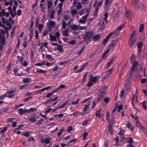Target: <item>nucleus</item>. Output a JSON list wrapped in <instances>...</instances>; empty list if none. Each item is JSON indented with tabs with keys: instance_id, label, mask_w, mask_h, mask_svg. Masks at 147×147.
<instances>
[{
	"instance_id": "obj_3",
	"label": "nucleus",
	"mask_w": 147,
	"mask_h": 147,
	"mask_svg": "<svg viewBox=\"0 0 147 147\" xmlns=\"http://www.w3.org/2000/svg\"><path fill=\"white\" fill-rule=\"evenodd\" d=\"M98 99L99 100H100L105 97V93L102 89H100L98 91Z\"/></svg>"
},
{
	"instance_id": "obj_46",
	"label": "nucleus",
	"mask_w": 147,
	"mask_h": 147,
	"mask_svg": "<svg viewBox=\"0 0 147 147\" xmlns=\"http://www.w3.org/2000/svg\"><path fill=\"white\" fill-rule=\"evenodd\" d=\"M57 49L60 52H63V49L62 48V46L61 45H60L58 46L57 48Z\"/></svg>"
},
{
	"instance_id": "obj_24",
	"label": "nucleus",
	"mask_w": 147,
	"mask_h": 147,
	"mask_svg": "<svg viewBox=\"0 0 147 147\" xmlns=\"http://www.w3.org/2000/svg\"><path fill=\"white\" fill-rule=\"evenodd\" d=\"M144 28V24H143L140 25L139 27V31L140 32H142Z\"/></svg>"
},
{
	"instance_id": "obj_47",
	"label": "nucleus",
	"mask_w": 147,
	"mask_h": 147,
	"mask_svg": "<svg viewBox=\"0 0 147 147\" xmlns=\"http://www.w3.org/2000/svg\"><path fill=\"white\" fill-rule=\"evenodd\" d=\"M128 143L130 144H133L134 143L133 139L131 137L129 138V140Z\"/></svg>"
},
{
	"instance_id": "obj_10",
	"label": "nucleus",
	"mask_w": 147,
	"mask_h": 147,
	"mask_svg": "<svg viewBox=\"0 0 147 147\" xmlns=\"http://www.w3.org/2000/svg\"><path fill=\"white\" fill-rule=\"evenodd\" d=\"M70 28L72 30H78L79 26L75 24H73L70 26Z\"/></svg>"
},
{
	"instance_id": "obj_9",
	"label": "nucleus",
	"mask_w": 147,
	"mask_h": 147,
	"mask_svg": "<svg viewBox=\"0 0 147 147\" xmlns=\"http://www.w3.org/2000/svg\"><path fill=\"white\" fill-rule=\"evenodd\" d=\"M136 42V40H135L134 39L129 40V46L130 47H132L133 45L135 44Z\"/></svg>"
},
{
	"instance_id": "obj_5",
	"label": "nucleus",
	"mask_w": 147,
	"mask_h": 147,
	"mask_svg": "<svg viewBox=\"0 0 147 147\" xmlns=\"http://www.w3.org/2000/svg\"><path fill=\"white\" fill-rule=\"evenodd\" d=\"M113 70V69L111 68L110 69L107 71H106L105 73L104 77L106 78L109 77V76L111 74Z\"/></svg>"
},
{
	"instance_id": "obj_21",
	"label": "nucleus",
	"mask_w": 147,
	"mask_h": 147,
	"mask_svg": "<svg viewBox=\"0 0 147 147\" xmlns=\"http://www.w3.org/2000/svg\"><path fill=\"white\" fill-rule=\"evenodd\" d=\"M31 81V78H27L24 79L23 80V82L24 83H26L28 82H30Z\"/></svg>"
},
{
	"instance_id": "obj_31",
	"label": "nucleus",
	"mask_w": 147,
	"mask_h": 147,
	"mask_svg": "<svg viewBox=\"0 0 147 147\" xmlns=\"http://www.w3.org/2000/svg\"><path fill=\"white\" fill-rule=\"evenodd\" d=\"M113 59H112L109 62H108L106 65L107 68H108L110 66V65L113 63Z\"/></svg>"
},
{
	"instance_id": "obj_40",
	"label": "nucleus",
	"mask_w": 147,
	"mask_h": 147,
	"mask_svg": "<svg viewBox=\"0 0 147 147\" xmlns=\"http://www.w3.org/2000/svg\"><path fill=\"white\" fill-rule=\"evenodd\" d=\"M100 109H99L96 112L95 115L96 116L99 117L100 116Z\"/></svg>"
},
{
	"instance_id": "obj_52",
	"label": "nucleus",
	"mask_w": 147,
	"mask_h": 147,
	"mask_svg": "<svg viewBox=\"0 0 147 147\" xmlns=\"http://www.w3.org/2000/svg\"><path fill=\"white\" fill-rule=\"evenodd\" d=\"M123 108V106L122 105H119L118 108V109L117 110V112H119L120 110H122Z\"/></svg>"
},
{
	"instance_id": "obj_64",
	"label": "nucleus",
	"mask_w": 147,
	"mask_h": 147,
	"mask_svg": "<svg viewBox=\"0 0 147 147\" xmlns=\"http://www.w3.org/2000/svg\"><path fill=\"white\" fill-rule=\"evenodd\" d=\"M9 20L10 22L12 24H14V21L13 20L12 18L10 17L9 18Z\"/></svg>"
},
{
	"instance_id": "obj_55",
	"label": "nucleus",
	"mask_w": 147,
	"mask_h": 147,
	"mask_svg": "<svg viewBox=\"0 0 147 147\" xmlns=\"http://www.w3.org/2000/svg\"><path fill=\"white\" fill-rule=\"evenodd\" d=\"M10 13L11 16L13 18H14L15 16L16 15V13H13L12 11H10Z\"/></svg>"
},
{
	"instance_id": "obj_26",
	"label": "nucleus",
	"mask_w": 147,
	"mask_h": 147,
	"mask_svg": "<svg viewBox=\"0 0 147 147\" xmlns=\"http://www.w3.org/2000/svg\"><path fill=\"white\" fill-rule=\"evenodd\" d=\"M108 129L110 132V134L112 135L113 133V130L112 127L111 125H109L108 126Z\"/></svg>"
},
{
	"instance_id": "obj_58",
	"label": "nucleus",
	"mask_w": 147,
	"mask_h": 147,
	"mask_svg": "<svg viewBox=\"0 0 147 147\" xmlns=\"http://www.w3.org/2000/svg\"><path fill=\"white\" fill-rule=\"evenodd\" d=\"M135 33V31H134L133 32V34H131L130 36V38H129V40H131L132 39H134V34Z\"/></svg>"
},
{
	"instance_id": "obj_8",
	"label": "nucleus",
	"mask_w": 147,
	"mask_h": 147,
	"mask_svg": "<svg viewBox=\"0 0 147 147\" xmlns=\"http://www.w3.org/2000/svg\"><path fill=\"white\" fill-rule=\"evenodd\" d=\"M143 46L142 43V42H138L137 44V47L138 49V51L140 53L142 50V48Z\"/></svg>"
},
{
	"instance_id": "obj_59",
	"label": "nucleus",
	"mask_w": 147,
	"mask_h": 147,
	"mask_svg": "<svg viewBox=\"0 0 147 147\" xmlns=\"http://www.w3.org/2000/svg\"><path fill=\"white\" fill-rule=\"evenodd\" d=\"M32 98V96L28 97V98H24L23 99V101L25 102L28 101L29 99H30Z\"/></svg>"
},
{
	"instance_id": "obj_4",
	"label": "nucleus",
	"mask_w": 147,
	"mask_h": 147,
	"mask_svg": "<svg viewBox=\"0 0 147 147\" xmlns=\"http://www.w3.org/2000/svg\"><path fill=\"white\" fill-rule=\"evenodd\" d=\"M88 14H86L85 15L83 16L82 19H80L79 20V22L82 24L85 23L88 16Z\"/></svg>"
},
{
	"instance_id": "obj_23",
	"label": "nucleus",
	"mask_w": 147,
	"mask_h": 147,
	"mask_svg": "<svg viewBox=\"0 0 147 147\" xmlns=\"http://www.w3.org/2000/svg\"><path fill=\"white\" fill-rule=\"evenodd\" d=\"M146 102L145 101L141 103V104L142 105V107L145 110H146L147 109V107L146 105H145Z\"/></svg>"
},
{
	"instance_id": "obj_48",
	"label": "nucleus",
	"mask_w": 147,
	"mask_h": 147,
	"mask_svg": "<svg viewBox=\"0 0 147 147\" xmlns=\"http://www.w3.org/2000/svg\"><path fill=\"white\" fill-rule=\"evenodd\" d=\"M43 4L42 3H40V6L41 9V10H42L43 12H45V11L44 10L45 8H46L45 7H43Z\"/></svg>"
},
{
	"instance_id": "obj_56",
	"label": "nucleus",
	"mask_w": 147,
	"mask_h": 147,
	"mask_svg": "<svg viewBox=\"0 0 147 147\" xmlns=\"http://www.w3.org/2000/svg\"><path fill=\"white\" fill-rule=\"evenodd\" d=\"M64 128H63L62 129L60 130L59 132H58L57 133V136H58L59 137L60 135H61L62 134V132L64 130Z\"/></svg>"
},
{
	"instance_id": "obj_44",
	"label": "nucleus",
	"mask_w": 147,
	"mask_h": 147,
	"mask_svg": "<svg viewBox=\"0 0 147 147\" xmlns=\"http://www.w3.org/2000/svg\"><path fill=\"white\" fill-rule=\"evenodd\" d=\"M94 84V83H92L90 80L87 83V86L88 87H90L92 86Z\"/></svg>"
},
{
	"instance_id": "obj_54",
	"label": "nucleus",
	"mask_w": 147,
	"mask_h": 147,
	"mask_svg": "<svg viewBox=\"0 0 147 147\" xmlns=\"http://www.w3.org/2000/svg\"><path fill=\"white\" fill-rule=\"evenodd\" d=\"M98 8L96 7V8L95 9V13H94V16H97V14L98 12Z\"/></svg>"
},
{
	"instance_id": "obj_34",
	"label": "nucleus",
	"mask_w": 147,
	"mask_h": 147,
	"mask_svg": "<svg viewBox=\"0 0 147 147\" xmlns=\"http://www.w3.org/2000/svg\"><path fill=\"white\" fill-rule=\"evenodd\" d=\"M36 110V109L35 108H31L30 109L28 110H27V111L28 113L30 112H33Z\"/></svg>"
},
{
	"instance_id": "obj_53",
	"label": "nucleus",
	"mask_w": 147,
	"mask_h": 147,
	"mask_svg": "<svg viewBox=\"0 0 147 147\" xmlns=\"http://www.w3.org/2000/svg\"><path fill=\"white\" fill-rule=\"evenodd\" d=\"M103 1V0H100V1H99L97 4V6L96 7L98 8V7L100 6L102 4Z\"/></svg>"
},
{
	"instance_id": "obj_1",
	"label": "nucleus",
	"mask_w": 147,
	"mask_h": 147,
	"mask_svg": "<svg viewBox=\"0 0 147 147\" xmlns=\"http://www.w3.org/2000/svg\"><path fill=\"white\" fill-rule=\"evenodd\" d=\"M132 5L134 7L136 8H141L143 7V5L138 0H132Z\"/></svg>"
},
{
	"instance_id": "obj_63",
	"label": "nucleus",
	"mask_w": 147,
	"mask_h": 147,
	"mask_svg": "<svg viewBox=\"0 0 147 147\" xmlns=\"http://www.w3.org/2000/svg\"><path fill=\"white\" fill-rule=\"evenodd\" d=\"M18 111L20 112V114L22 115L23 114L24 111L23 109H19L18 110Z\"/></svg>"
},
{
	"instance_id": "obj_20",
	"label": "nucleus",
	"mask_w": 147,
	"mask_h": 147,
	"mask_svg": "<svg viewBox=\"0 0 147 147\" xmlns=\"http://www.w3.org/2000/svg\"><path fill=\"white\" fill-rule=\"evenodd\" d=\"M100 36L99 34H96L95 36L92 37L93 40L94 41L98 40L100 38Z\"/></svg>"
},
{
	"instance_id": "obj_61",
	"label": "nucleus",
	"mask_w": 147,
	"mask_h": 147,
	"mask_svg": "<svg viewBox=\"0 0 147 147\" xmlns=\"http://www.w3.org/2000/svg\"><path fill=\"white\" fill-rule=\"evenodd\" d=\"M68 43L71 45H75L76 44V41L74 40H71Z\"/></svg>"
},
{
	"instance_id": "obj_27",
	"label": "nucleus",
	"mask_w": 147,
	"mask_h": 147,
	"mask_svg": "<svg viewBox=\"0 0 147 147\" xmlns=\"http://www.w3.org/2000/svg\"><path fill=\"white\" fill-rule=\"evenodd\" d=\"M47 7L48 8H51L52 5V2L50 1L47 0Z\"/></svg>"
},
{
	"instance_id": "obj_35",
	"label": "nucleus",
	"mask_w": 147,
	"mask_h": 147,
	"mask_svg": "<svg viewBox=\"0 0 147 147\" xmlns=\"http://www.w3.org/2000/svg\"><path fill=\"white\" fill-rule=\"evenodd\" d=\"M63 18L65 19V21H67L69 19H70V16L68 15H65L64 16Z\"/></svg>"
},
{
	"instance_id": "obj_33",
	"label": "nucleus",
	"mask_w": 147,
	"mask_h": 147,
	"mask_svg": "<svg viewBox=\"0 0 147 147\" xmlns=\"http://www.w3.org/2000/svg\"><path fill=\"white\" fill-rule=\"evenodd\" d=\"M106 117H107V121H109V122L110 123V121H109L110 119L109 113V112L108 111H107V112Z\"/></svg>"
},
{
	"instance_id": "obj_60",
	"label": "nucleus",
	"mask_w": 147,
	"mask_h": 147,
	"mask_svg": "<svg viewBox=\"0 0 147 147\" xmlns=\"http://www.w3.org/2000/svg\"><path fill=\"white\" fill-rule=\"evenodd\" d=\"M124 132L125 131L124 130L121 129L120 130V131L119 133V134L121 135H123L124 134Z\"/></svg>"
},
{
	"instance_id": "obj_50",
	"label": "nucleus",
	"mask_w": 147,
	"mask_h": 147,
	"mask_svg": "<svg viewBox=\"0 0 147 147\" xmlns=\"http://www.w3.org/2000/svg\"><path fill=\"white\" fill-rule=\"evenodd\" d=\"M37 26L38 29H42L44 27V25L42 24H39L37 25Z\"/></svg>"
},
{
	"instance_id": "obj_39",
	"label": "nucleus",
	"mask_w": 147,
	"mask_h": 147,
	"mask_svg": "<svg viewBox=\"0 0 147 147\" xmlns=\"http://www.w3.org/2000/svg\"><path fill=\"white\" fill-rule=\"evenodd\" d=\"M130 15V12L129 11H125V16L128 18V17Z\"/></svg>"
},
{
	"instance_id": "obj_6",
	"label": "nucleus",
	"mask_w": 147,
	"mask_h": 147,
	"mask_svg": "<svg viewBox=\"0 0 147 147\" xmlns=\"http://www.w3.org/2000/svg\"><path fill=\"white\" fill-rule=\"evenodd\" d=\"M93 35V33L91 31L86 32V34L85 35V38H87L88 39H90Z\"/></svg>"
},
{
	"instance_id": "obj_22",
	"label": "nucleus",
	"mask_w": 147,
	"mask_h": 147,
	"mask_svg": "<svg viewBox=\"0 0 147 147\" xmlns=\"http://www.w3.org/2000/svg\"><path fill=\"white\" fill-rule=\"evenodd\" d=\"M45 58L48 59L50 61H53L54 60V59L53 57H51L50 55L49 54H47L46 55Z\"/></svg>"
},
{
	"instance_id": "obj_45",
	"label": "nucleus",
	"mask_w": 147,
	"mask_h": 147,
	"mask_svg": "<svg viewBox=\"0 0 147 147\" xmlns=\"http://www.w3.org/2000/svg\"><path fill=\"white\" fill-rule=\"evenodd\" d=\"M104 19L105 21L106 22V23H107L108 21L107 20V19L108 18V13H106L104 14Z\"/></svg>"
},
{
	"instance_id": "obj_37",
	"label": "nucleus",
	"mask_w": 147,
	"mask_h": 147,
	"mask_svg": "<svg viewBox=\"0 0 147 147\" xmlns=\"http://www.w3.org/2000/svg\"><path fill=\"white\" fill-rule=\"evenodd\" d=\"M36 72L41 73H45L47 71L45 70H43L42 69H39L36 71Z\"/></svg>"
},
{
	"instance_id": "obj_7",
	"label": "nucleus",
	"mask_w": 147,
	"mask_h": 147,
	"mask_svg": "<svg viewBox=\"0 0 147 147\" xmlns=\"http://www.w3.org/2000/svg\"><path fill=\"white\" fill-rule=\"evenodd\" d=\"M131 101L132 102L133 105H134V102L138 103V101L137 98V96L135 94H133L132 97L131 98Z\"/></svg>"
},
{
	"instance_id": "obj_42",
	"label": "nucleus",
	"mask_w": 147,
	"mask_h": 147,
	"mask_svg": "<svg viewBox=\"0 0 147 147\" xmlns=\"http://www.w3.org/2000/svg\"><path fill=\"white\" fill-rule=\"evenodd\" d=\"M90 80L92 82H96L97 80V78L96 77H94L92 78Z\"/></svg>"
},
{
	"instance_id": "obj_38",
	"label": "nucleus",
	"mask_w": 147,
	"mask_h": 147,
	"mask_svg": "<svg viewBox=\"0 0 147 147\" xmlns=\"http://www.w3.org/2000/svg\"><path fill=\"white\" fill-rule=\"evenodd\" d=\"M44 121V120L43 119H40L39 121H37V125H40L42 124V122Z\"/></svg>"
},
{
	"instance_id": "obj_62",
	"label": "nucleus",
	"mask_w": 147,
	"mask_h": 147,
	"mask_svg": "<svg viewBox=\"0 0 147 147\" xmlns=\"http://www.w3.org/2000/svg\"><path fill=\"white\" fill-rule=\"evenodd\" d=\"M112 0H105V5L108 4L109 3H111Z\"/></svg>"
},
{
	"instance_id": "obj_11",
	"label": "nucleus",
	"mask_w": 147,
	"mask_h": 147,
	"mask_svg": "<svg viewBox=\"0 0 147 147\" xmlns=\"http://www.w3.org/2000/svg\"><path fill=\"white\" fill-rule=\"evenodd\" d=\"M1 42L3 45H4L5 44V37L4 36H2L1 35V33L0 32V43Z\"/></svg>"
},
{
	"instance_id": "obj_15",
	"label": "nucleus",
	"mask_w": 147,
	"mask_h": 147,
	"mask_svg": "<svg viewBox=\"0 0 147 147\" xmlns=\"http://www.w3.org/2000/svg\"><path fill=\"white\" fill-rule=\"evenodd\" d=\"M55 25V23L54 22L50 20L48 22V27H53V26Z\"/></svg>"
},
{
	"instance_id": "obj_30",
	"label": "nucleus",
	"mask_w": 147,
	"mask_h": 147,
	"mask_svg": "<svg viewBox=\"0 0 147 147\" xmlns=\"http://www.w3.org/2000/svg\"><path fill=\"white\" fill-rule=\"evenodd\" d=\"M135 72V69L131 67V69L129 70V74L131 76H132L133 74V72Z\"/></svg>"
},
{
	"instance_id": "obj_25",
	"label": "nucleus",
	"mask_w": 147,
	"mask_h": 147,
	"mask_svg": "<svg viewBox=\"0 0 147 147\" xmlns=\"http://www.w3.org/2000/svg\"><path fill=\"white\" fill-rule=\"evenodd\" d=\"M50 141V140L48 138H46L43 141H42L41 142L42 143H44L46 144H48L49 143Z\"/></svg>"
},
{
	"instance_id": "obj_19",
	"label": "nucleus",
	"mask_w": 147,
	"mask_h": 147,
	"mask_svg": "<svg viewBox=\"0 0 147 147\" xmlns=\"http://www.w3.org/2000/svg\"><path fill=\"white\" fill-rule=\"evenodd\" d=\"M116 32V31H114L113 32H111L108 35H107L106 36V38L108 39L112 35H114V34H115Z\"/></svg>"
},
{
	"instance_id": "obj_43",
	"label": "nucleus",
	"mask_w": 147,
	"mask_h": 147,
	"mask_svg": "<svg viewBox=\"0 0 147 147\" xmlns=\"http://www.w3.org/2000/svg\"><path fill=\"white\" fill-rule=\"evenodd\" d=\"M55 36L59 40V39L60 33L59 32H57L55 34Z\"/></svg>"
},
{
	"instance_id": "obj_29",
	"label": "nucleus",
	"mask_w": 147,
	"mask_h": 147,
	"mask_svg": "<svg viewBox=\"0 0 147 147\" xmlns=\"http://www.w3.org/2000/svg\"><path fill=\"white\" fill-rule=\"evenodd\" d=\"M49 88H50L49 86H48V87H47L41 89L40 90L37 91V93H39V92H40L41 93L42 91H45V90H47L48 89H49Z\"/></svg>"
},
{
	"instance_id": "obj_16",
	"label": "nucleus",
	"mask_w": 147,
	"mask_h": 147,
	"mask_svg": "<svg viewBox=\"0 0 147 147\" xmlns=\"http://www.w3.org/2000/svg\"><path fill=\"white\" fill-rule=\"evenodd\" d=\"M62 27L63 29H65L67 26V23L63 20H62Z\"/></svg>"
},
{
	"instance_id": "obj_2",
	"label": "nucleus",
	"mask_w": 147,
	"mask_h": 147,
	"mask_svg": "<svg viewBox=\"0 0 147 147\" xmlns=\"http://www.w3.org/2000/svg\"><path fill=\"white\" fill-rule=\"evenodd\" d=\"M136 126L140 130L143 131L145 133H146L147 130L143 126H142L141 125L138 119H136Z\"/></svg>"
},
{
	"instance_id": "obj_17",
	"label": "nucleus",
	"mask_w": 147,
	"mask_h": 147,
	"mask_svg": "<svg viewBox=\"0 0 147 147\" xmlns=\"http://www.w3.org/2000/svg\"><path fill=\"white\" fill-rule=\"evenodd\" d=\"M68 30L66 29L62 32L63 35L64 36L68 37L69 36L68 34Z\"/></svg>"
},
{
	"instance_id": "obj_57",
	"label": "nucleus",
	"mask_w": 147,
	"mask_h": 147,
	"mask_svg": "<svg viewBox=\"0 0 147 147\" xmlns=\"http://www.w3.org/2000/svg\"><path fill=\"white\" fill-rule=\"evenodd\" d=\"M15 28L14 27L12 29V31L11 32V35H10L11 36H12L13 35L14 33V32H15Z\"/></svg>"
},
{
	"instance_id": "obj_28",
	"label": "nucleus",
	"mask_w": 147,
	"mask_h": 147,
	"mask_svg": "<svg viewBox=\"0 0 147 147\" xmlns=\"http://www.w3.org/2000/svg\"><path fill=\"white\" fill-rule=\"evenodd\" d=\"M138 65V63L137 61H135L134 62L133 64L132 65L131 67L135 69V67L137 66Z\"/></svg>"
},
{
	"instance_id": "obj_41",
	"label": "nucleus",
	"mask_w": 147,
	"mask_h": 147,
	"mask_svg": "<svg viewBox=\"0 0 147 147\" xmlns=\"http://www.w3.org/2000/svg\"><path fill=\"white\" fill-rule=\"evenodd\" d=\"M85 47V46L84 45L82 47L80 50L79 51V53H78V55H80L81 54L82 52L84 50Z\"/></svg>"
},
{
	"instance_id": "obj_32",
	"label": "nucleus",
	"mask_w": 147,
	"mask_h": 147,
	"mask_svg": "<svg viewBox=\"0 0 147 147\" xmlns=\"http://www.w3.org/2000/svg\"><path fill=\"white\" fill-rule=\"evenodd\" d=\"M110 49H108L106 51L104 52L103 53V55L102 56V58L103 59L105 55L108 53Z\"/></svg>"
},
{
	"instance_id": "obj_12",
	"label": "nucleus",
	"mask_w": 147,
	"mask_h": 147,
	"mask_svg": "<svg viewBox=\"0 0 147 147\" xmlns=\"http://www.w3.org/2000/svg\"><path fill=\"white\" fill-rule=\"evenodd\" d=\"M117 40H112L109 45L110 47H114L117 44Z\"/></svg>"
},
{
	"instance_id": "obj_51",
	"label": "nucleus",
	"mask_w": 147,
	"mask_h": 147,
	"mask_svg": "<svg viewBox=\"0 0 147 147\" xmlns=\"http://www.w3.org/2000/svg\"><path fill=\"white\" fill-rule=\"evenodd\" d=\"M82 5L81 3L79 2L78 3L77 5V8L78 9H79L81 8Z\"/></svg>"
},
{
	"instance_id": "obj_49",
	"label": "nucleus",
	"mask_w": 147,
	"mask_h": 147,
	"mask_svg": "<svg viewBox=\"0 0 147 147\" xmlns=\"http://www.w3.org/2000/svg\"><path fill=\"white\" fill-rule=\"evenodd\" d=\"M77 11L75 9H73L71 11V13L72 15L75 14L77 13Z\"/></svg>"
},
{
	"instance_id": "obj_14",
	"label": "nucleus",
	"mask_w": 147,
	"mask_h": 147,
	"mask_svg": "<svg viewBox=\"0 0 147 147\" xmlns=\"http://www.w3.org/2000/svg\"><path fill=\"white\" fill-rule=\"evenodd\" d=\"M49 38L50 40L51 41H56L57 40L56 37L52 34L50 35Z\"/></svg>"
},
{
	"instance_id": "obj_36",
	"label": "nucleus",
	"mask_w": 147,
	"mask_h": 147,
	"mask_svg": "<svg viewBox=\"0 0 147 147\" xmlns=\"http://www.w3.org/2000/svg\"><path fill=\"white\" fill-rule=\"evenodd\" d=\"M125 26V24H123L122 25H120L118 26L117 28V30H120L121 29L123 28Z\"/></svg>"
},
{
	"instance_id": "obj_13",
	"label": "nucleus",
	"mask_w": 147,
	"mask_h": 147,
	"mask_svg": "<svg viewBox=\"0 0 147 147\" xmlns=\"http://www.w3.org/2000/svg\"><path fill=\"white\" fill-rule=\"evenodd\" d=\"M126 126L128 128H130L131 130H134V127L132 124L130 122H127L126 124Z\"/></svg>"
},
{
	"instance_id": "obj_18",
	"label": "nucleus",
	"mask_w": 147,
	"mask_h": 147,
	"mask_svg": "<svg viewBox=\"0 0 147 147\" xmlns=\"http://www.w3.org/2000/svg\"><path fill=\"white\" fill-rule=\"evenodd\" d=\"M28 120L32 123H34L36 122V119L35 117H32L28 118Z\"/></svg>"
}]
</instances>
